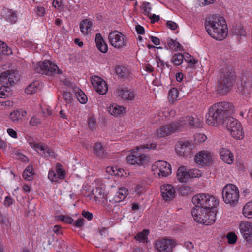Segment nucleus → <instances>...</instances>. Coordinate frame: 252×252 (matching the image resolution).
Listing matches in <instances>:
<instances>
[{
	"label": "nucleus",
	"instance_id": "18",
	"mask_svg": "<svg viewBox=\"0 0 252 252\" xmlns=\"http://www.w3.org/2000/svg\"><path fill=\"white\" fill-rule=\"evenodd\" d=\"M161 193L163 199L168 201L174 198L175 190L173 186L170 184L163 185L161 186Z\"/></svg>",
	"mask_w": 252,
	"mask_h": 252
},
{
	"label": "nucleus",
	"instance_id": "4",
	"mask_svg": "<svg viewBox=\"0 0 252 252\" xmlns=\"http://www.w3.org/2000/svg\"><path fill=\"white\" fill-rule=\"evenodd\" d=\"M216 210L195 208L192 209L191 214L194 219L198 223L206 225L213 224L216 220Z\"/></svg>",
	"mask_w": 252,
	"mask_h": 252
},
{
	"label": "nucleus",
	"instance_id": "12",
	"mask_svg": "<svg viewBox=\"0 0 252 252\" xmlns=\"http://www.w3.org/2000/svg\"><path fill=\"white\" fill-rule=\"evenodd\" d=\"M126 160L129 164L144 166L150 162V158L147 155L137 152L136 154L127 156Z\"/></svg>",
	"mask_w": 252,
	"mask_h": 252
},
{
	"label": "nucleus",
	"instance_id": "43",
	"mask_svg": "<svg viewBox=\"0 0 252 252\" xmlns=\"http://www.w3.org/2000/svg\"><path fill=\"white\" fill-rule=\"evenodd\" d=\"M234 33L238 35L245 36L246 35V32L244 28L241 26H236L233 29Z\"/></svg>",
	"mask_w": 252,
	"mask_h": 252
},
{
	"label": "nucleus",
	"instance_id": "15",
	"mask_svg": "<svg viewBox=\"0 0 252 252\" xmlns=\"http://www.w3.org/2000/svg\"><path fill=\"white\" fill-rule=\"evenodd\" d=\"M91 83L95 90L100 94L103 95L108 91V85L100 77L94 76L91 79Z\"/></svg>",
	"mask_w": 252,
	"mask_h": 252
},
{
	"label": "nucleus",
	"instance_id": "30",
	"mask_svg": "<svg viewBox=\"0 0 252 252\" xmlns=\"http://www.w3.org/2000/svg\"><path fill=\"white\" fill-rule=\"evenodd\" d=\"M92 23L87 19L83 20L80 24V28L81 32L83 34H87L89 29H90Z\"/></svg>",
	"mask_w": 252,
	"mask_h": 252
},
{
	"label": "nucleus",
	"instance_id": "47",
	"mask_svg": "<svg viewBox=\"0 0 252 252\" xmlns=\"http://www.w3.org/2000/svg\"><path fill=\"white\" fill-rule=\"evenodd\" d=\"M63 95L66 103H70L72 102L73 95L71 93L64 91L63 92Z\"/></svg>",
	"mask_w": 252,
	"mask_h": 252
},
{
	"label": "nucleus",
	"instance_id": "38",
	"mask_svg": "<svg viewBox=\"0 0 252 252\" xmlns=\"http://www.w3.org/2000/svg\"><path fill=\"white\" fill-rule=\"evenodd\" d=\"M0 53L6 55H9L12 53L11 49L5 43L1 41H0Z\"/></svg>",
	"mask_w": 252,
	"mask_h": 252
},
{
	"label": "nucleus",
	"instance_id": "37",
	"mask_svg": "<svg viewBox=\"0 0 252 252\" xmlns=\"http://www.w3.org/2000/svg\"><path fill=\"white\" fill-rule=\"evenodd\" d=\"M20 115L19 109H17L10 113L9 118L13 123H18L21 121V115Z\"/></svg>",
	"mask_w": 252,
	"mask_h": 252
},
{
	"label": "nucleus",
	"instance_id": "63",
	"mask_svg": "<svg viewBox=\"0 0 252 252\" xmlns=\"http://www.w3.org/2000/svg\"><path fill=\"white\" fill-rule=\"evenodd\" d=\"M149 17L151 20L152 23H154L155 22H158L160 19V17L159 15L157 16L154 14H153V15L151 14V16Z\"/></svg>",
	"mask_w": 252,
	"mask_h": 252
},
{
	"label": "nucleus",
	"instance_id": "56",
	"mask_svg": "<svg viewBox=\"0 0 252 252\" xmlns=\"http://www.w3.org/2000/svg\"><path fill=\"white\" fill-rule=\"evenodd\" d=\"M166 26L172 30H175L178 27L177 24L171 21H168L166 22Z\"/></svg>",
	"mask_w": 252,
	"mask_h": 252
},
{
	"label": "nucleus",
	"instance_id": "35",
	"mask_svg": "<svg viewBox=\"0 0 252 252\" xmlns=\"http://www.w3.org/2000/svg\"><path fill=\"white\" fill-rule=\"evenodd\" d=\"M39 83L37 82H32L28 85L25 89V92L28 94L35 93L38 90V85Z\"/></svg>",
	"mask_w": 252,
	"mask_h": 252
},
{
	"label": "nucleus",
	"instance_id": "36",
	"mask_svg": "<svg viewBox=\"0 0 252 252\" xmlns=\"http://www.w3.org/2000/svg\"><path fill=\"white\" fill-rule=\"evenodd\" d=\"M149 232L148 230L144 229L142 232L138 233L135 238L138 241L145 242L147 239V235L149 234Z\"/></svg>",
	"mask_w": 252,
	"mask_h": 252
},
{
	"label": "nucleus",
	"instance_id": "41",
	"mask_svg": "<svg viewBox=\"0 0 252 252\" xmlns=\"http://www.w3.org/2000/svg\"><path fill=\"white\" fill-rule=\"evenodd\" d=\"M78 100L82 104H85L87 101V97L85 94L80 90L75 94Z\"/></svg>",
	"mask_w": 252,
	"mask_h": 252
},
{
	"label": "nucleus",
	"instance_id": "45",
	"mask_svg": "<svg viewBox=\"0 0 252 252\" xmlns=\"http://www.w3.org/2000/svg\"><path fill=\"white\" fill-rule=\"evenodd\" d=\"M59 219L62 221L68 224H72L74 222V220L70 217L66 215H59Z\"/></svg>",
	"mask_w": 252,
	"mask_h": 252
},
{
	"label": "nucleus",
	"instance_id": "48",
	"mask_svg": "<svg viewBox=\"0 0 252 252\" xmlns=\"http://www.w3.org/2000/svg\"><path fill=\"white\" fill-rule=\"evenodd\" d=\"M156 147L155 143L147 144L146 145H140L136 147L137 151H139L140 149H155Z\"/></svg>",
	"mask_w": 252,
	"mask_h": 252
},
{
	"label": "nucleus",
	"instance_id": "16",
	"mask_svg": "<svg viewBox=\"0 0 252 252\" xmlns=\"http://www.w3.org/2000/svg\"><path fill=\"white\" fill-rule=\"evenodd\" d=\"M239 228L244 238L249 243H252V223H241Z\"/></svg>",
	"mask_w": 252,
	"mask_h": 252
},
{
	"label": "nucleus",
	"instance_id": "26",
	"mask_svg": "<svg viewBox=\"0 0 252 252\" xmlns=\"http://www.w3.org/2000/svg\"><path fill=\"white\" fill-rule=\"evenodd\" d=\"M5 19L11 24H14L17 21L18 17L16 12L9 9L4 10Z\"/></svg>",
	"mask_w": 252,
	"mask_h": 252
},
{
	"label": "nucleus",
	"instance_id": "11",
	"mask_svg": "<svg viewBox=\"0 0 252 252\" xmlns=\"http://www.w3.org/2000/svg\"><path fill=\"white\" fill-rule=\"evenodd\" d=\"M152 170L154 172V174H157L160 177H167L171 173V167L166 161L159 160L152 166Z\"/></svg>",
	"mask_w": 252,
	"mask_h": 252
},
{
	"label": "nucleus",
	"instance_id": "29",
	"mask_svg": "<svg viewBox=\"0 0 252 252\" xmlns=\"http://www.w3.org/2000/svg\"><path fill=\"white\" fill-rule=\"evenodd\" d=\"M191 145L188 141L182 142L179 147V152L182 155H187L190 152Z\"/></svg>",
	"mask_w": 252,
	"mask_h": 252
},
{
	"label": "nucleus",
	"instance_id": "32",
	"mask_svg": "<svg viewBox=\"0 0 252 252\" xmlns=\"http://www.w3.org/2000/svg\"><path fill=\"white\" fill-rule=\"evenodd\" d=\"M91 193L94 196V198L95 200L105 198L104 190L100 187H96L93 189L91 191Z\"/></svg>",
	"mask_w": 252,
	"mask_h": 252
},
{
	"label": "nucleus",
	"instance_id": "9",
	"mask_svg": "<svg viewBox=\"0 0 252 252\" xmlns=\"http://www.w3.org/2000/svg\"><path fill=\"white\" fill-rule=\"evenodd\" d=\"M108 39L111 45L114 48L120 49L126 46V39L125 35L118 31L109 33Z\"/></svg>",
	"mask_w": 252,
	"mask_h": 252
},
{
	"label": "nucleus",
	"instance_id": "20",
	"mask_svg": "<svg viewBox=\"0 0 252 252\" xmlns=\"http://www.w3.org/2000/svg\"><path fill=\"white\" fill-rule=\"evenodd\" d=\"M95 156L100 159H105L108 157V154L101 143L96 142L93 147Z\"/></svg>",
	"mask_w": 252,
	"mask_h": 252
},
{
	"label": "nucleus",
	"instance_id": "42",
	"mask_svg": "<svg viewBox=\"0 0 252 252\" xmlns=\"http://www.w3.org/2000/svg\"><path fill=\"white\" fill-rule=\"evenodd\" d=\"M178 93V91L176 88H172L171 89L168 93L169 101H174L177 98Z\"/></svg>",
	"mask_w": 252,
	"mask_h": 252
},
{
	"label": "nucleus",
	"instance_id": "21",
	"mask_svg": "<svg viewBox=\"0 0 252 252\" xmlns=\"http://www.w3.org/2000/svg\"><path fill=\"white\" fill-rule=\"evenodd\" d=\"M220 155L221 159L225 162L230 164L233 162V154L227 149L222 148L220 149Z\"/></svg>",
	"mask_w": 252,
	"mask_h": 252
},
{
	"label": "nucleus",
	"instance_id": "51",
	"mask_svg": "<svg viewBox=\"0 0 252 252\" xmlns=\"http://www.w3.org/2000/svg\"><path fill=\"white\" fill-rule=\"evenodd\" d=\"M175 43L176 40H174L172 39H169L167 40V45H165L164 48L168 50L169 48L171 49H173L174 48V47H175Z\"/></svg>",
	"mask_w": 252,
	"mask_h": 252
},
{
	"label": "nucleus",
	"instance_id": "54",
	"mask_svg": "<svg viewBox=\"0 0 252 252\" xmlns=\"http://www.w3.org/2000/svg\"><path fill=\"white\" fill-rule=\"evenodd\" d=\"M48 178L51 181L53 182L57 181L58 178L56 174L53 171H50L49 172Z\"/></svg>",
	"mask_w": 252,
	"mask_h": 252
},
{
	"label": "nucleus",
	"instance_id": "59",
	"mask_svg": "<svg viewBox=\"0 0 252 252\" xmlns=\"http://www.w3.org/2000/svg\"><path fill=\"white\" fill-rule=\"evenodd\" d=\"M13 201L14 200L10 196H6L4 200V205L9 207L13 203Z\"/></svg>",
	"mask_w": 252,
	"mask_h": 252
},
{
	"label": "nucleus",
	"instance_id": "64",
	"mask_svg": "<svg viewBox=\"0 0 252 252\" xmlns=\"http://www.w3.org/2000/svg\"><path fill=\"white\" fill-rule=\"evenodd\" d=\"M7 133L12 137L16 138L17 137L16 132L12 129L8 128L7 129Z\"/></svg>",
	"mask_w": 252,
	"mask_h": 252
},
{
	"label": "nucleus",
	"instance_id": "3",
	"mask_svg": "<svg viewBox=\"0 0 252 252\" xmlns=\"http://www.w3.org/2000/svg\"><path fill=\"white\" fill-rule=\"evenodd\" d=\"M235 81V73L227 67L220 69L218 80L217 92L218 94L224 95L232 88Z\"/></svg>",
	"mask_w": 252,
	"mask_h": 252
},
{
	"label": "nucleus",
	"instance_id": "1",
	"mask_svg": "<svg viewBox=\"0 0 252 252\" xmlns=\"http://www.w3.org/2000/svg\"><path fill=\"white\" fill-rule=\"evenodd\" d=\"M233 111L231 104L220 102L211 106L206 115V123L210 126H217L224 123L225 118Z\"/></svg>",
	"mask_w": 252,
	"mask_h": 252
},
{
	"label": "nucleus",
	"instance_id": "44",
	"mask_svg": "<svg viewBox=\"0 0 252 252\" xmlns=\"http://www.w3.org/2000/svg\"><path fill=\"white\" fill-rule=\"evenodd\" d=\"M192 191V188L188 186L182 187L180 189V192L183 195H189L191 193Z\"/></svg>",
	"mask_w": 252,
	"mask_h": 252
},
{
	"label": "nucleus",
	"instance_id": "22",
	"mask_svg": "<svg viewBox=\"0 0 252 252\" xmlns=\"http://www.w3.org/2000/svg\"><path fill=\"white\" fill-rule=\"evenodd\" d=\"M97 49L101 52L105 53L108 51V46L104 41L100 33H97L95 39Z\"/></svg>",
	"mask_w": 252,
	"mask_h": 252
},
{
	"label": "nucleus",
	"instance_id": "57",
	"mask_svg": "<svg viewBox=\"0 0 252 252\" xmlns=\"http://www.w3.org/2000/svg\"><path fill=\"white\" fill-rule=\"evenodd\" d=\"M43 152L45 156H53V151L51 149L49 148L47 146H45L44 148V150L43 151Z\"/></svg>",
	"mask_w": 252,
	"mask_h": 252
},
{
	"label": "nucleus",
	"instance_id": "39",
	"mask_svg": "<svg viewBox=\"0 0 252 252\" xmlns=\"http://www.w3.org/2000/svg\"><path fill=\"white\" fill-rule=\"evenodd\" d=\"M188 175L189 178H198L202 176V172L196 168L188 170Z\"/></svg>",
	"mask_w": 252,
	"mask_h": 252
},
{
	"label": "nucleus",
	"instance_id": "55",
	"mask_svg": "<svg viewBox=\"0 0 252 252\" xmlns=\"http://www.w3.org/2000/svg\"><path fill=\"white\" fill-rule=\"evenodd\" d=\"M85 220L83 218H81L73 222V225L76 227H81L84 225Z\"/></svg>",
	"mask_w": 252,
	"mask_h": 252
},
{
	"label": "nucleus",
	"instance_id": "13",
	"mask_svg": "<svg viewBox=\"0 0 252 252\" xmlns=\"http://www.w3.org/2000/svg\"><path fill=\"white\" fill-rule=\"evenodd\" d=\"M182 125L178 124L177 121L173 122L157 129V134L160 137L167 136L174 132L181 130Z\"/></svg>",
	"mask_w": 252,
	"mask_h": 252
},
{
	"label": "nucleus",
	"instance_id": "17",
	"mask_svg": "<svg viewBox=\"0 0 252 252\" xmlns=\"http://www.w3.org/2000/svg\"><path fill=\"white\" fill-rule=\"evenodd\" d=\"M178 124H182L181 129L186 126H190L196 128L200 127L202 126V122L198 119H195L191 116H186L183 118L182 119L177 121Z\"/></svg>",
	"mask_w": 252,
	"mask_h": 252
},
{
	"label": "nucleus",
	"instance_id": "19",
	"mask_svg": "<svg viewBox=\"0 0 252 252\" xmlns=\"http://www.w3.org/2000/svg\"><path fill=\"white\" fill-rule=\"evenodd\" d=\"M194 159L197 164L204 166L209 163L211 160V156L206 152L201 151L196 154Z\"/></svg>",
	"mask_w": 252,
	"mask_h": 252
},
{
	"label": "nucleus",
	"instance_id": "8",
	"mask_svg": "<svg viewBox=\"0 0 252 252\" xmlns=\"http://www.w3.org/2000/svg\"><path fill=\"white\" fill-rule=\"evenodd\" d=\"M33 69L38 73L45 74L48 76H52L58 73H61L57 65L50 60L38 62L33 66Z\"/></svg>",
	"mask_w": 252,
	"mask_h": 252
},
{
	"label": "nucleus",
	"instance_id": "58",
	"mask_svg": "<svg viewBox=\"0 0 252 252\" xmlns=\"http://www.w3.org/2000/svg\"><path fill=\"white\" fill-rule=\"evenodd\" d=\"M82 215L84 218L87 219L89 220H91L93 218V214L88 211L83 210Z\"/></svg>",
	"mask_w": 252,
	"mask_h": 252
},
{
	"label": "nucleus",
	"instance_id": "25",
	"mask_svg": "<svg viewBox=\"0 0 252 252\" xmlns=\"http://www.w3.org/2000/svg\"><path fill=\"white\" fill-rule=\"evenodd\" d=\"M118 95L125 100H132L134 98L133 92L126 88H122L118 91Z\"/></svg>",
	"mask_w": 252,
	"mask_h": 252
},
{
	"label": "nucleus",
	"instance_id": "2",
	"mask_svg": "<svg viewBox=\"0 0 252 252\" xmlns=\"http://www.w3.org/2000/svg\"><path fill=\"white\" fill-rule=\"evenodd\" d=\"M223 18L219 15H212L206 18L205 26L208 33L213 38L221 40L227 35L226 25Z\"/></svg>",
	"mask_w": 252,
	"mask_h": 252
},
{
	"label": "nucleus",
	"instance_id": "6",
	"mask_svg": "<svg viewBox=\"0 0 252 252\" xmlns=\"http://www.w3.org/2000/svg\"><path fill=\"white\" fill-rule=\"evenodd\" d=\"M222 197L223 201L231 205H235L239 198V191L237 187L232 184H228L223 188Z\"/></svg>",
	"mask_w": 252,
	"mask_h": 252
},
{
	"label": "nucleus",
	"instance_id": "49",
	"mask_svg": "<svg viewBox=\"0 0 252 252\" xmlns=\"http://www.w3.org/2000/svg\"><path fill=\"white\" fill-rule=\"evenodd\" d=\"M88 126L91 130H94L96 127V121L94 117H90L88 119Z\"/></svg>",
	"mask_w": 252,
	"mask_h": 252
},
{
	"label": "nucleus",
	"instance_id": "10",
	"mask_svg": "<svg viewBox=\"0 0 252 252\" xmlns=\"http://www.w3.org/2000/svg\"><path fill=\"white\" fill-rule=\"evenodd\" d=\"M19 75L15 70H8L2 72L0 76L1 84L6 87H9L19 80Z\"/></svg>",
	"mask_w": 252,
	"mask_h": 252
},
{
	"label": "nucleus",
	"instance_id": "31",
	"mask_svg": "<svg viewBox=\"0 0 252 252\" xmlns=\"http://www.w3.org/2000/svg\"><path fill=\"white\" fill-rule=\"evenodd\" d=\"M34 174L33 172V167L32 165L28 166L23 172V178L27 181L32 180V176Z\"/></svg>",
	"mask_w": 252,
	"mask_h": 252
},
{
	"label": "nucleus",
	"instance_id": "40",
	"mask_svg": "<svg viewBox=\"0 0 252 252\" xmlns=\"http://www.w3.org/2000/svg\"><path fill=\"white\" fill-rule=\"evenodd\" d=\"M10 89L9 87L2 86L0 87V98H5L10 95Z\"/></svg>",
	"mask_w": 252,
	"mask_h": 252
},
{
	"label": "nucleus",
	"instance_id": "46",
	"mask_svg": "<svg viewBox=\"0 0 252 252\" xmlns=\"http://www.w3.org/2000/svg\"><path fill=\"white\" fill-rule=\"evenodd\" d=\"M227 238L229 244H234L237 241V237L234 233L230 232L227 234Z\"/></svg>",
	"mask_w": 252,
	"mask_h": 252
},
{
	"label": "nucleus",
	"instance_id": "53",
	"mask_svg": "<svg viewBox=\"0 0 252 252\" xmlns=\"http://www.w3.org/2000/svg\"><path fill=\"white\" fill-rule=\"evenodd\" d=\"M143 4L144 5V14L148 16H150L151 8L149 6L150 3L149 2H145Z\"/></svg>",
	"mask_w": 252,
	"mask_h": 252
},
{
	"label": "nucleus",
	"instance_id": "62",
	"mask_svg": "<svg viewBox=\"0 0 252 252\" xmlns=\"http://www.w3.org/2000/svg\"><path fill=\"white\" fill-rule=\"evenodd\" d=\"M150 38L154 44L156 45H158L160 44V40L158 38L155 36H150Z\"/></svg>",
	"mask_w": 252,
	"mask_h": 252
},
{
	"label": "nucleus",
	"instance_id": "7",
	"mask_svg": "<svg viewBox=\"0 0 252 252\" xmlns=\"http://www.w3.org/2000/svg\"><path fill=\"white\" fill-rule=\"evenodd\" d=\"M230 132L232 136L235 139H241L244 137V132L241 123L233 117H226L222 125Z\"/></svg>",
	"mask_w": 252,
	"mask_h": 252
},
{
	"label": "nucleus",
	"instance_id": "24",
	"mask_svg": "<svg viewBox=\"0 0 252 252\" xmlns=\"http://www.w3.org/2000/svg\"><path fill=\"white\" fill-rule=\"evenodd\" d=\"M128 190L125 188H119L113 200H110V202H120L123 200L127 196Z\"/></svg>",
	"mask_w": 252,
	"mask_h": 252
},
{
	"label": "nucleus",
	"instance_id": "28",
	"mask_svg": "<svg viewBox=\"0 0 252 252\" xmlns=\"http://www.w3.org/2000/svg\"><path fill=\"white\" fill-rule=\"evenodd\" d=\"M116 74L121 78H125L128 76L129 74V69L126 66L118 65L116 67Z\"/></svg>",
	"mask_w": 252,
	"mask_h": 252
},
{
	"label": "nucleus",
	"instance_id": "34",
	"mask_svg": "<svg viewBox=\"0 0 252 252\" xmlns=\"http://www.w3.org/2000/svg\"><path fill=\"white\" fill-rule=\"evenodd\" d=\"M184 59H185L184 55L181 53H178L173 55L171 62L175 65L178 66L181 64Z\"/></svg>",
	"mask_w": 252,
	"mask_h": 252
},
{
	"label": "nucleus",
	"instance_id": "5",
	"mask_svg": "<svg viewBox=\"0 0 252 252\" xmlns=\"http://www.w3.org/2000/svg\"><path fill=\"white\" fill-rule=\"evenodd\" d=\"M192 202L195 208H204L209 210H216V208L219 204L213 196L205 193L194 195L192 198Z\"/></svg>",
	"mask_w": 252,
	"mask_h": 252
},
{
	"label": "nucleus",
	"instance_id": "52",
	"mask_svg": "<svg viewBox=\"0 0 252 252\" xmlns=\"http://www.w3.org/2000/svg\"><path fill=\"white\" fill-rule=\"evenodd\" d=\"M30 144L32 147L36 149L40 150L43 151L44 150L45 146H43L39 143L35 142H30Z\"/></svg>",
	"mask_w": 252,
	"mask_h": 252
},
{
	"label": "nucleus",
	"instance_id": "33",
	"mask_svg": "<svg viewBox=\"0 0 252 252\" xmlns=\"http://www.w3.org/2000/svg\"><path fill=\"white\" fill-rule=\"evenodd\" d=\"M243 214L248 218H252V201L248 202L243 207Z\"/></svg>",
	"mask_w": 252,
	"mask_h": 252
},
{
	"label": "nucleus",
	"instance_id": "50",
	"mask_svg": "<svg viewBox=\"0 0 252 252\" xmlns=\"http://www.w3.org/2000/svg\"><path fill=\"white\" fill-rule=\"evenodd\" d=\"M207 139L206 135L203 134H196L195 135V140L199 143L204 142Z\"/></svg>",
	"mask_w": 252,
	"mask_h": 252
},
{
	"label": "nucleus",
	"instance_id": "23",
	"mask_svg": "<svg viewBox=\"0 0 252 252\" xmlns=\"http://www.w3.org/2000/svg\"><path fill=\"white\" fill-rule=\"evenodd\" d=\"M188 170L184 166L179 167L177 172V178L180 182L185 183L189 179Z\"/></svg>",
	"mask_w": 252,
	"mask_h": 252
},
{
	"label": "nucleus",
	"instance_id": "60",
	"mask_svg": "<svg viewBox=\"0 0 252 252\" xmlns=\"http://www.w3.org/2000/svg\"><path fill=\"white\" fill-rule=\"evenodd\" d=\"M40 123L39 119L36 117H32L30 121L31 126H35Z\"/></svg>",
	"mask_w": 252,
	"mask_h": 252
},
{
	"label": "nucleus",
	"instance_id": "61",
	"mask_svg": "<svg viewBox=\"0 0 252 252\" xmlns=\"http://www.w3.org/2000/svg\"><path fill=\"white\" fill-rule=\"evenodd\" d=\"M136 31L138 34H144L145 33L144 28L140 25H137L135 27Z\"/></svg>",
	"mask_w": 252,
	"mask_h": 252
},
{
	"label": "nucleus",
	"instance_id": "27",
	"mask_svg": "<svg viewBox=\"0 0 252 252\" xmlns=\"http://www.w3.org/2000/svg\"><path fill=\"white\" fill-rule=\"evenodd\" d=\"M125 108L120 105L114 104L110 106L108 108L109 112L114 116H118L119 115L125 112Z\"/></svg>",
	"mask_w": 252,
	"mask_h": 252
},
{
	"label": "nucleus",
	"instance_id": "14",
	"mask_svg": "<svg viewBox=\"0 0 252 252\" xmlns=\"http://www.w3.org/2000/svg\"><path fill=\"white\" fill-rule=\"evenodd\" d=\"M176 245V242L172 239H163L156 241L155 248L160 252H172V249Z\"/></svg>",
	"mask_w": 252,
	"mask_h": 252
}]
</instances>
